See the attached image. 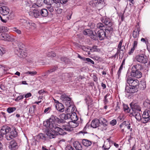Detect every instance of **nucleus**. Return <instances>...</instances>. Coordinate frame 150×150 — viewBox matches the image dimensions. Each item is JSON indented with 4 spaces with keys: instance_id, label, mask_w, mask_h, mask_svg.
I'll list each match as a JSON object with an SVG mask.
<instances>
[{
    "instance_id": "1",
    "label": "nucleus",
    "mask_w": 150,
    "mask_h": 150,
    "mask_svg": "<svg viewBox=\"0 0 150 150\" xmlns=\"http://www.w3.org/2000/svg\"><path fill=\"white\" fill-rule=\"evenodd\" d=\"M55 121L59 124L64 122L63 120H60L56 116L52 115L49 119L44 121L43 123L44 125L46 127L51 130V131L48 132L46 134L50 139L55 138L58 134L63 135L66 134L62 129L59 127V125L55 123Z\"/></svg>"
},
{
    "instance_id": "2",
    "label": "nucleus",
    "mask_w": 150,
    "mask_h": 150,
    "mask_svg": "<svg viewBox=\"0 0 150 150\" xmlns=\"http://www.w3.org/2000/svg\"><path fill=\"white\" fill-rule=\"evenodd\" d=\"M96 28L94 32H96V39L99 38L100 40H103L106 38V35L104 33V30L105 29V26L102 23H99L96 25Z\"/></svg>"
},
{
    "instance_id": "3",
    "label": "nucleus",
    "mask_w": 150,
    "mask_h": 150,
    "mask_svg": "<svg viewBox=\"0 0 150 150\" xmlns=\"http://www.w3.org/2000/svg\"><path fill=\"white\" fill-rule=\"evenodd\" d=\"M142 66L139 64L133 66L131 68V76L138 79L141 78L142 76V73L140 70L142 69Z\"/></svg>"
},
{
    "instance_id": "4",
    "label": "nucleus",
    "mask_w": 150,
    "mask_h": 150,
    "mask_svg": "<svg viewBox=\"0 0 150 150\" xmlns=\"http://www.w3.org/2000/svg\"><path fill=\"white\" fill-rule=\"evenodd\" d=\"M25 51V46L21 42L18 43L17 47L15 50L16 54L21 57L26 56L27 54Z\"/></svg>"
},
{
    "instance_id": "5",
    "label": "nucleus",
    "mask_w": 150,
    "mask_h": 150,
    "mask_svg": "<svg viewBox=\"0 0 150 150\" xmlns=\"http://www.w3.org/2000/svg\"><path fill=\"white\" fill-rule=\"evenodd\" d=\"M61 99L65 103V105L67 107V111L68 113L70 112V108L73 105L72 102L71 98L66 94H64L61 96Z\"/></svg>"
},
{
    "instance_id": "6",
    "label": "nucleus",
    "mask_w": 150,
    "mask_h": 150,
    "mask_svg": "<svg viewBox=\"0 0 150 150\" xmlns=\"http://www.w3.org/2000/svg\"><path fill=\"white\" fill-rule=\"evenodd\" d=\"M42 5L40 4L38 2L34 3L32 5V7L35 8L33 11V15L35 18L38 17L40 16V8L41 6Z\"/></svg>"
},
{
    "instance_id": "7",
    "label": "nucleus",
    "mask_w": 150,
    "mask_h": 150,
    "mask_svg": "<svg viewBox=\"0 0 150 150\" xmlns=\"http://www.w3.org/2000/svg\"><path fill=\"white\" fill-rule=\"evenodd\" d=\"M126 80L130 86L138 88L139 81L137 79L128 76L126 77Z\"/></svg>"
},
{
    "instance_id": "8",
    "label": "nucleus",
    "mask_w": 150,
    "mask_h": 150,
    "mask_svg": "<svg viewBox=\"0 0 150 150\" xmlns=\"http://www.w3.org/2000/svg\"><path fill=\"white\" fill-rule=\"evenodd\" d=\"M150 122V110L146 109L143 112L142 116V122L146 123Z\"/></svg>"
},
{
    "instance_id": "9",
    "label": "nucleus",
    "mask_w": 150,
    "mask_h": 150,
    "mask_svg": "<svg viewBox=\"0 0 150 150\" xmlns=\"http://www.w3.org/2000/svg\"><path fill=\"white\" fill-rule=\"evenodd\" d=\"M18 135L16 129H11L9 132L8 134L6 136V138L8 140H10L13 138L16 137Z\"/></svg>"
},
{
    "instance_id": "10",
    "label": "nucleus",
    "mask_w": 150,
    "mask_h": 150,
    "mask_svg": "<svg viewBox=\"0 0 150 150\" xmlns=\"http://www.w3.org/2000/svg\"><path fill=\"white\" fill-rule=\"evenodd\" d=\"M83 33L85 35H88L93 40L96 39V32L93 31L92 30L87 29L84 30Z\"/></svg>"
},
{
    "instance_id": "11",
    "label": "nucleus",
    "mask_w": 150,
    "mask_h": 150,
    "mask_svg": "<svg viewBox=\"0 0 150 150\" xmlns=\"http://www.w3.org/2000/svg\"><path fill=\"white\" fill-rule=\"evenodd\" d=\"M136 59L138 62L144 64L146 63L148 61L147 57L143 54L137 55L136 57Z\"/></svg>"
},
{
    "instance_id": "12",
    "label": "nucleus",
    "mask_w": 150,
    "mask_h": 150,
    "mask_svg": "<svg viewBox=\"0 0 150 150\" xmlns=\"http://www.w3.org/2000/svg\"><path fill=\"white\" fill-rule=\"evenodd\" d=\"M130 107L133 112H138L141 111V108L138 103L132 102L130 104Z\"/></svg>"
},
{
    "instance_id": "13",
    "label": "nucleus",
    "mask_w": 150,
    "mask_h": 150,
    "mask_svg": "<svg viewBox=\"0 0 150 150\" xmlns=\"http://www.w3.org/2000/svg\"><path fill=\"white\" fill-rule=\"evenodd\" d=\"M102 22L106 27H112L113 24L112 22L108 18H104L101 20Z\"/></svg>"
},
{
    "instance_id": "14",
    "label": "nucleus",
    "mask_w": 150,
    "mask_h": 150,
    "mask_svg": "<svg viewBox=\"0 0 150 150\" xmlns=\"http://www.w3.org/2000/svg\"><path fill=\"white\" fill-rule=\"evenodd\" d=\"M9 8L6 6H2L0 7V13L4 16L8 14L10 12Z\"/></svg>"
},
{
    "instance_id": "15",
    "label": "nucleus",
    "mask_w": 150,
    "mask_h": 150,
    "mask_svg": "<svg viewBox=\"0 0 150 150\" xmlns=\"http://www.w3.org/2000/svg\"><path fill=\"white\" fill-rule=\"evenodd\" d=\"M67 122V124L63 125H62V128H61L62 129L63 131V129L67 131H73L74 127L70 125V124L71 123V121H68Z\"/></svg>"
},
{
    "instance_id": "16",
    "label": "nucleus",
    "mask_w": 150,
    "mask_h": 150,
    "mask_svg": "<svg viewBox=\"0 0 150 150\" xmlns=\"http://www.w3.org/2000/svg\"><path fill=\"white\" fill-rule=\"evenodd\" d=\"M138 91V88L133 86H126L125 88V91L128 93L132 94L137 92Z\"/></svg>"
},
{
    "instance_id": "17",
    "label": "nucleus",
    "mask_w": 150,
    "mask_h": 150,
    "mask_svg": "<svg viewBox=\"0 0 150 150\" xmlns=\"http://www.w3.org/2000/svg\"><path fill=\"white\" fill-rule=\"evenodd\" d=\"M11 38V36L5 32H0V39L9 41Z\"/></svg>"
},
{
    "instance_id": "18",
    "label": "nucleus",
    "mask_w": 150,
    "mask_h": 150,
    "mask_svg": "<svg viewBox=\"0 0 150 150\" xmlns=\"http://www.w3.org/2000/svg\"><path fill=\"white\" fill-rule=\"evenodd\" d=\"M140 31V28L139 27L134 30L132 33V36L134 40H138L139 35V32Z\"/></svg>"
},
{
    "instance_id": "19",
    "label": "nucleus",
    "mask_w": 150,
    "mask_h": 150,
    "mask_svg": "<svg viewBox=\"0 0 150 150\" xmlns=\"http://www.w3.org/2000/svg\"><path fill=\"white\" fill-rule=\"evenodd\" d=\"M104 30H105L104 33L106 35V38H107L111 35L113 31V28L112 27H105V29Z\"/></svg>"
},
{
    "instance_id": "20",
    "label": "nucleus",
    "mask_w": 150,
    "mask_h": 150,
    "mask_svg": "<svg viewBox=\"0 0 150 150\" xmlns=\"http://www.w3.org/2000/svg\"><path fill=\"white\" fill-rule=\"evenodd\" d=\"M11 129L9 126L7 125H4L2 127L0 131L3 134H5L6 136L7 134H8L10 130Z\"/></svg>"
},
{
    "instance_id": "21",
    "label": "nucleus",
    "mask_w": 150,
    "mask_h": 150,
    "mask_svg": "<svg viewBox=\"0 0 150 150\" xmlns=\"http://www.w3.org/2000/svg\"><path fill=\"white\" fill-rule=\"evenodd\" d=\"M129 124L128 122L125 121L123 122L119 126L120 129H121V132L122 133H125L126 132L125 131V129L127 127V126Z\"/></svg>"
},
{
    "instance_id": "22",
    "label": "nucleus",
    "mask_w": 150,
    "mask_h": 150,
    "mask_svg": "<svg viewBox=\"0 0 150 150\" xmlns=\"http://www.w3.org/2000/svg\"><path fill=\"white\" fill-rule=\"evenodd\" d=\"M18 148L17 143L15 140H13L10 142L9 148L11 150H16Z\"/></svg>"
},
{
    "instance_id": "23",
    "label": "nucleus",
    "mask_w": 150,
    "mask_h": 150,
    "mask_svg": "<svg viewBox=\"0 0 150 150\" xmlns=\"http://www.w3.org/2000/svg\"><path fill=\"white\" fill-rule=\"evenodd\" d=\"M73 146L77 150H82V147L81 144L78 141H76L73 144Z\"/></svg>"
},
{
    "instance_id": "24",
    "label": "nucleus",
    "mask_w": 150,
    "mask_h": 150,
    "mask_svg": "<svg viewBox=\"0 0 150 150\" xmlns=\"http://www.w3.org/2000/svg\"><path fill=\"white\" fill-rule=\"evenodd\" d=\"M55 107L58 111L63 112L64 110V107L61 103H58L55 105Z\"/></svg>"
},
{
    "instance_id": "25",
    "label": "nucleus",
    "mask_w": 150,
    "mask_h": 150,
    "mask_svg": "<svg viewBox=\"0 0 150 150\" xmlns=\"http://www.w3.org/2000/svg\"><path fill=\"white\" fill-rule=\"evenodd\" d=\"M60 118L61 119V120H63L64 121V122L63 123H64L65 121L63 119H62L63 118L65 120H68L69 121H70V114L68 113L67 114H65L63 113L60 115ZM59 119L60 120V119Z\"/></svg>"
},
{
    "instance_id": "26",
    "label": "nucleus",
    "mask_w": 150,
    "mask_h": 150,
    "mask_svg": "<svg viewBox=\"0 0 150 150\" xmlns=\"http://www.w3.org/2000/svg\"><path fill=\"white\" fill-rule=\"evenodd\" d=\"M138 112H132V114L133 116L135 117V118L138 121H140L142 122V117H141L140 113Z\"/></svg>"
},
{
    "instance_id": "27",
    "label": "nucleus",
    "mask_w": 150,
    "mask_h": 150,
    "mask_svg": "<svg viewBox=\"0 0 150 150\" xmlns=\"http://www.w3.org/2000/svg\"><path fill=\"white\" fill-rule=\"evenodd\" d=\"M36 25L34 23L31 22H28L25 28L28 30L30 29H34L36 28Z\"/></svg>"
},
{
    "instance_id": "28",
    "label": "nucleus",
    "mask_w": 150,
    "mask_h": 150,
    "mask_svg": "<svg viewBox=\"0 0 150 150\" xmlns=\"http://www.w3.org/2000/svg\"><path fill=\"white\" fill-rule=\"evenodd\" d=\"M40 15L43 17H46L48 15V12L47 10L45 8L40 9Z\"/></svg>"
},
{
    "instance_id": "29",
    "label": "nucleus",
    "mask_w": 150,
    "mask_h": 150,
    "mask_svg": "<svg viewBox=\"0 0 150 150\" xmlns=\"http://www.w3.org/2000/svg\"><path fill=\"white\" fill-rule=\"evenodd\" d=\"M99 121L98 120H93L91 124V127L93 128H96L99 126Z\"/></svg>"
},
{
    "instance_id": "30",
    "label": "nucleus",
    "mask_w": 150,
    "mask_h": 150,
    "mask_svg": "<svg viewBox=\"0 0 150 150\" xmlns=\"http://www.w3.org/2000/svg\"><path fill=\"white\" fill-rule=\"evenodd\" d=\"M138 86L139 88L140 89L142 90H144L146 87V81L144 80L140 81V83L139 82Z\"/></svg>"
},
{
    "instance_id": "31",
    "label": "nucleus",
    "mask_w": 150,
    "mask_h": 150,
    "mask_svg": "<svg viewBox=\"0 0 150 150\" xmlns=\"http://www.w3.org/2000/svg\"><path fill=\"white\" fill-rule=\"evenodd\" d=\"M70 120H71V123H72L73 122H74L77 120L78 118L75 112L72 113L71 114H70Z\"/></svg>"
},
{
    "instance_id": "32",
    "label": "nucleus",
    "mask_w": 150,
    "mask_h": 150,
    "mask_svg": "<svg viewBox=\"0 0 150 150\" xmlns=\"http://www.w3.org/2000/svg\"><path fill=\"white\" fill-rule=\"evenodd\" d=\"M100 120L101 121L103 124V125L104 127L103 129L106 130L107 128V126L108 125V122L107 120L104 118H101Z\"/></svg>"
},
{
    "instance_id": "33",
    "label": "nucleus",
    "mask_w": 150,
    "mask_h": 150,
    "mask_svg": "<svg viewBox=\"0 0 150 150\" xmlns=\"http://www.w3.org/2000/svg\"><path fill=\"white\" fill-rule=\"evenodd\" d=\"M82 143L83 145L86 146H90L92 144L91 141L86 139H83L82 141Z\"/></svg>"
},
{
    "instance_id": "34",
    "label": "nucleus",
    "mask_w": 150,
    "mask_h": 150,
    "mask_svg": "<svg viewBox=\"0 0 150 150\" xmlns=\"http://www.w3.org/2000/svg\"><path fill=\"white\" fill-rule=\"evenodd\" d=\"M123 42V40H121L118 45L117 48V53H119L120 52V51H123L121 49L122 47V43Z\"/></svg>"
},
{
    "instance_id": "35",
    "label": "nucleus",
    "mask_w": 150,
    "mask_h": 150,
    "mask_svg": "<svg viewBox=\"0 0 150 150\" xmlns=\"http://www.w3.org/2000/svg\"><path fill=\"white\" fill-rule=\"evenodd\" d=\"M110 143H107L104 144L102 147L103 150H108L110 148Z\"/></svg>"
},
{
    "instance_id": "36",
    "label": "nucleus",
    "mask_w": 150,
    "mask_h": 150,
    "mask_svg": "<svg viewBox=\"0 0 150 150\" xmlns=\"http://www.w3.org/2000/svg\"><path fill=\"white\" fill-rule=\"evenodd\" d=\"M0 18L1 21L4 23H6L8 20L11 19V18L10 17L7 16L6 17V18H5L4 17H2L0 15Z\"/></svg>"
},
{
    "instance_id": "37",
    "label": "nucleus",
    "mask_w": 150,
    "mask_h": 150,
    "mask_svg": "<svg viewBox=\"0 0 150 150\" xmlns=\"http://www.w3.org/2000/svg\"><path fill=\"white\" fill-rule=\"evenodd\" d=\"M56 70V67H54L53 68L50 69L49 70H48L46 71L45 73V75H48L49 74L51 73H52L53 71H54Z\"/></svg>"
},
{
    "instance_id": "38",
    "label": "nucleus",
    "mask_w": 150,
    "mask_h": 150,
    "mask_svg": "<svg viewBox=\"0 0 150 150\" xmlns=\"http://www.w3.org/2000/svg\"><path fill=\"white\" fill-rule=\"evenodd\" d=\"M32 2L30 0H26L24 3L25 5L26 6H30L32 4Z\"/></svg>"
},
{
    "instance_id": "39",
    "label": "nucleus",
    "mask_w": 150,
    "mask_h": 150,
    "mask_svg": "<svg viewBox=\"0 0 150 150\" xmlns=\"http://www.w3.org/2000/svg\"><path fill=\"white\" fill-rule=\"evenodd\" d=\"M52 0H44V3L48 5L51 6L52 4Z\"/></svg>"
},
{
    "instance_id": "40",
    "label": "nucleus",
    "mask_w": 150,
    "mask_h": 150,
    "mask_svg": "<svg viewBox=\"0 0 150 150\" xmlns=\"http://www.w3.org/2000/svg\"><path fill=\"white\" fill-rule=\"evenodd\" d=\"M16 110L15 107H9L7 109V111L8 113H11Z\"/></svg>"
},
{
    "instance_id": "41",
    "label": "nucleus",
    "mask_w": 150,
    "mask_h": 150,
    "mask_svg": "<svg viewBox=\"0 0 150 150\" xmlns=\"http://www.w3.org/2000/svg\"><path fill=\"white\" fill-rule=\"evenodd\" d=\"M28 22L26 20L23 19H21L20 21L21 24L24 25L25 28H26V25H27Z\"/></svg>"
},
{
    "instance_id": "42",
    "label": "nucleus",
    "mask_w": 150,
    "mask_h": 150,
    "mask_svg": "<svg viewBox=\"0 0 150 150\" xmlns=\"http://www.w3.org/2000/svg\"><path fill=\"white\" fill-rule=\"evenodd\" d=\"M46 135L44 134L40 133L39 134L38 136V137L40 139L45 140L46 139Z\"/></svg>"
},
{
    "instance_id": "43",
    "label": "nucleus",
    "mask_w": 150,
    "mask_h": 150,
    "mask_svg": "<svg viewBox=\"0 0 150 150\" xmlns=\"http://www.w3.org/2000/svg\"><path fill=\"white\" fill-rule=\"evenodd\" d=\"M47 56L49 57H54L56 56V54L54 52H48L47 54Z\"/></svg>"
},
{
    "instance_id": "44",
    "label": "nucleus",
    "mask_w": 150,
    "mask_h": 150,
    "mask_svg": "<svg viewBox=\"0 0 150 150\" xmlns=\"http://www.w3.org/2000/svg\"><path fill=\"white\" fill-rule=\"evenodd\" d=\"M6 52V50L4 48L0 47V56H2Z\"/></svg>"
},
{
    "instance_id": "45",
    "label": "nucleus",
    "mask_w": 150,
    "mask_h": 150,
    "mask_svg": "<svg viewBox=\"0 0 150 150\" xmlns=\"http://www.w3.org/2000/svg\"><path fill=\"white\" fill-rule=\"evenodd\" d=\"M37 74L36 71H28L25 73V74L28 75H30L31 76H34Z\"/></svg>"
},
{
    "instance_id": "46",
    "label": "nucleus",
    "mask_w": 150,
    "mask_h": 150,
    "mask_svg": "<svg viewBox=\"0 0 150 150\" xmlns=\"http://www.w3.org/2000/svg\"><path fill=\"white\" fill-rule=\"evenodd\" d=\"M46 146H43L42 147V150H56L55 148H53L52 145L50 146V148L49 149H46Z\"/></svg>"
},
{
    "instance_id": "47",
    "label": "nucleus",
    "mask_w": 150,
    "mask_h": 150,
    "mask_svg": "<svg viewBox=\"0 0 150 150\" xmlns=\"http://www.w3.org/2000/svg\"><path fill=\"white\" fill-rule=\"evenodd\" d=\"M13 31L16 32L17 33L19 34H21V31L20 30L16 28H14L13 29Z\"/></svg>"
},
{
    "instance_id": "48",
    "label": "nucleus",
    "mask_w": 150,
    "mask_h": 150,
    "mask_svg": "<svg viewBox=\"0 0 150 150\" xmlns=\"http://www.w3.org/2000/svg\"><path fill=\"white\" fill-rule=\"evenodd\" d=\"M24 98V95H20L18 96L17 98L15 99V100L16 101H18L19 100H22Z\"/></svg>"
},
{
    "instance_id": "49",
    "label": "nucleus",
    "mask_w": 150,
    "mask_h": 150,
    "mask_svg": "<svg viewBox=\"0 0 150 150\" xmlns=\"http://www.w3.org/2000/svg\"><path fill=\"white\" fill-rule=\"evenodd\" d=\"M35 107L34 106L30 107L29 109V112L31 114H33L34 112Z\"/></svg>"
},
{
    "instance_id": "50",
    "label": "nucleus",
    "mask_w": 150,
    "mask_h": 150,
    "mask_svg": "<svg viewBox=\"0 0 150 150\" xmlns=\"http://www.w3.org/2000/svg\"><path fill=\"white\" fill-rule=\"evenodd\" d=\"M97 46H93L92 48L91 49V51L92 52H96L98 51V49L97 48Z\"/></svg>"
},
{
    "instance_id": "51",
    "label": "nucleus",
    "mask_w": 150,
    "mask_h": 150,
    "mask_svg": "<svg viewBox=\"0 0 150 150\" xmlns=\"http://www.w3.org/2000/svg\"><path fill=\"white\" fill-rule=\"evenodd\" d=\"M95 0L94 1H92L89 2V4L90 6L92 7H94L97 6L96 3L95 2Z\"/></svg>"
},
{
    "instance_id": "52",
    "label": "nucleus",
    "mask_w": 150,
    "mask_h": 150,
    "mask_svg": "<svg viewBox=\"0 0 150 150\" xmlns=\"http://www.w3.org/2000/svg\"><path fill=\"white\" fill-rule=\"evenodd\" d=\"M46 93V92L44 89H41L38 91L39 95H43Z\"/></svg>"
},
{
    "instance_id": "53",
    "label": "nucleus",
    "mask_w": 150,
    "mask_h": 150,
    "mask_svg": "<svg viewBox=\"0 0 150 150\" xmlns=\"http://www.w3.org/2000/svg\"><path fill=\"white\" fill-rule=\"evenodd\" d=\"M95 2L96 3L97 6L100 4H103V1L102 0H95Z\"/></svg>"
},
{
    "instance_id": "54",
    "label": "nucleus",
    "mask_w": 150,
    "mask_h": 150,
    "mask_svg": "<svg viewBox=\"0 0 150 150\" xmlns=\"http://www.w3.org/2000/svg\"><path fill=\"white\" fill-rule=\"evenodd\" d=\"M117 123V121L115 119H114L111 120L110 122V124L112 126H114Z\"/></svg>"
},
{
    "instance_id": "55",
    "label": "nucleus",
    "mask_w": 150,
    "mask_h": 150,
    "mask_svg": "<svg viewBox=\"0 0 150 150\" xmlns=\"http://www.w3.org/2000/svg\"><path fill=\"white\" fill-rule=\"evenodd\" d=\"M71 74H65V76H66V77L65 78V79L67 80H68V79L69 80L71 77Z\"/></svg>"
},
{
    "instance_id": "56",
    "label": "nucleus",
    "mask_w": 150,
    "mask_h": 150,
    "mask_svg": "<svg viewBox=\"0 0 150 150\" xmlns=\"http://www.w3.org/2000/svg\"><path fill=\"white\" fill-rule=\"evenodd\" d=\"M51 110V108L50 107L47 108L44 110V112L47 113Z\"/></svg>"
},
{
    "instance_id": "57",
    "label": "nucleus",
    "mask_w": 150,
    "mask_h": 150,
    "mask_svg": "<svg viewBox=\"0 0 150 150\" xmlns=\"http://www.w3.org/2000/svg\"><path fill=\"white\" fill-rule=\"evenodd\" d=\"M66 150H74V149L70 145H68L65 148Z\"/></svg>"
},
{
    "instance_id": "58",
    "label": "nucleus",
    "mask_w": 150,
    "mask_h": 150,
    "mask_svg": "<svg viewBox=\"0 0 150 150\" xmlns=\"http://www.w3.org/2000/svg\"><path fill=\"white\" fill-rule=\"evenodd\" d=\"M81 49L83 51H88V49L87 47V46H82L81 47Z\"/></svg>"
},
{
    "instance_id": "59",
    "label": "nucleus",
    "mask_w": 150,
    "mask_h": 150,
    "mask_svg": "<svg viewBox=\"0 0 150 150\" xmlns=\"http://www.w3.org/2000/svg\"><path fill=\"white\" fill-rule=\"evenodd\" d=\"M88 126V125H86L85 127L84 128L83 131H81L79 133H86L87 132H86V129L87 127Z\"/></svg>"
},
{
    "instance_id": "60",
    "label": "nucleus",
    "mask_w": 150,
    "mask_h": 150,
    "mask_svg": "<svg viewBox=\"0 0 150 150\" xmlns=\"http://www.w3.org/2000/svg\"><path fill=\"white\" fill-rule=\"evenodd\" d=\"M86 61H87V62H90L92 64H94V61L89 58H86Z\"/></svg>"
},
{
    "instance_id": "61",
    "label": "nucleus",
    "mask_w": 150,
    "mask_h": 150,
    "mask_svg": "<svg viewBox=\"0 0 150 150\" xmlns=\"http://www.w3.org/2000/svg\"><path fill=\"white\" fill-rule=\"evenodd\" d=\"M138 40H134V42L133 44V47L134 48H136L137 47V46L138 44V42H137Z\"/></svg>"
},
{
    "instance_id": "62",
    "label": "nucleus",
    "mask_w": 150,
    "mask_h": 150,
    "mask_svg": "<svg viewBox=\"0 0 150 150\" xmlns=\"http://www.w3.org/2000/svg\"><path fill=\"white\" fill-rule=\"evenodd\" d=\"M144 105L145 106L148 108H150V103L146 102L144 103Z\"/></svg>"
},
{
    "instance_id": "63",
    "label": "nucleus",
    "mask_w": 150,
    "mask_h": 150,
    "mask_svg": "<svg viewBox=\"0 0 150 150\" xmlns=\"http://www.w3.org/2000/svg\"><path fill=\"white\" fill-rule=\"evenodd\" d=\"M135 48L133 47H132L130 50H129L128 52V54L129 55L132 54L133 52H134L135 49Z\"/></svg>"
},
{
    "instance_id": "64",
    "label": "nucleus",
    "mask_w": 150,
    "mask_h": 150,
    "mask_svg": "<svg viewBox=\"0 0 150 150\" xmlns=\"http://www.w3.org/2000/svg\"><path fill=\"white\" fill-rule=\"evenodd\" d=\"M120 104L118 102L117 103V105L115 108V111H117L120 109Z\"/></svg>"
}]
</instances>
